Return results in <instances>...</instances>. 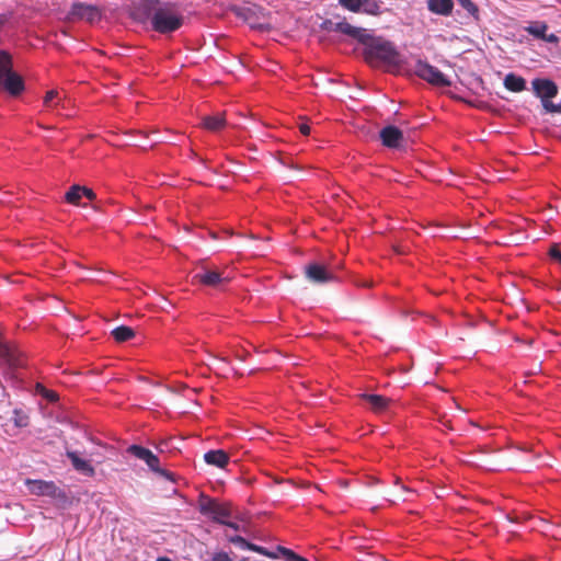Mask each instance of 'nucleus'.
Returning <instances> with one entry per match:
<instances>
[{
	"instance_id": "nucleus-44",
	"label": "nucleus",
	"mask_w": 561,
	"mask_h": 561,
	"mask_svg": "<svg viewBox=\"0 0 561 561\" xmlns=\"http://www.w3.org/2000/svg\"><path fill=\"white\" fill-rule=\"evenodd\" d=\"M240 561H248V560H247V559H242V560H240Z\"/></svg>"
},
{
	"instance_id": "nucleus-9",
	"label": "nucleus",
	"mask_w": 561,
	"mask_h": 561,
	"mask_svg": "<svg viewBox=\"0 0 561 561\" xmlns=\"http://www.w3.org/2000/svg\"><path fill=\"white\" fill-rule=\"evenodd\" d=\"M339 4L354 13L379 15L381 13L380 2L377 0H339Z\"/></svg>"
},
{
	"instance_id": "nucleus-11",
	"label": "nucleus",
	"mask_w": 561,
	"mask_h": 561,
	"mask_svg": "<svg viewBox=\"0 0 561 561\" xmlns=\"http://www.w3.org/2000/svg\"><path fill=\"white\" fill-rule=\"evenodd\" d=\"M533 90L535 94L540 98V100L552 99L558 94V85L550 79H534L531 82Z\"/></svg>"
},
{
	"instance_id": "nucleus-36",
	"label": "nucleus",
	"mask_w": 561,
	"mask_h": 561,
	"mask_svg": "<svg viewBox=\"0 0 561 561\" xmlns=\"http://www.w3.org/2000/svg\"><path fill=\"white\" fill-rule=\"evenodd\" d=\"M323 28L328 32H333L334 27V21L332 20H325L322 24Z\"/></svg>"
},
{
	"instance_id": "nucleus-8",
	"label": "nucleus",
	"mask_w": 561,
	"mask_h": 561,
	"mask_svg": "<svg viewBox=\"0 0 561 561\" xmlns=\"http://www.w3.org/2000/svg\"><path fill=\"white\" fill-rule=\"evenodd\" d=\"M202 285L209 287H219L231 279L230 273L226 270L219 271L215 267L203 266L194 276Z\"/></svg>"
},
{
	"instance_id": "nucleus-37",
	"label": "nucleus",
	"mask_w": 561,
	"mask_h": 561,
	"mask_svg": "<svg viewBox=\"0 0 561 561\" xmlns=\"http://www.w3.org/2000/svg\"><path fill=\"white\" fill-rule=\"evenodd\" d=\"M299 130L302 135L308 136L310 134V126L306 123L299 125Z\"/></svg>"
},
{
	"instance_id": "nucleus-18",
	"label": "nucleus",
	"mask_w": 561,
	"mask_h": 561,
	"mask_svg": "<svg viewBox=\"0 0 561 561\" xmlns=\"http://www.w3.org/2000/svg\"><path fill=\"white\" fill-rule=\"evenodd\" d=\"M368 30L363 27L353 26L346 21L342 24V31L340 34H343L350 38L356 39L363 44L364 41H367Z\"/></svg>"
},
{
	"instance_id": "nucleus-17",
	"label": "nucleus",
	"mask_w": 561,
	"mask_h": 561,
	"mask_svg": "<svg viewBox=\"0 0 561 561\" xmlns=\"http://www.w3.org/2000/svg\"><path fill=\"white\" fill-rule=\"evenodd\" d=\"M201 124L203 128L209 131H218L226 126V118L224 114L218 113L215 115L204 116Z\"/></svg>"
},
{
	"instance_id": "nucleus-34",
	"label": "nucleus",
	"mask_w": 561,
	"mask_h": 561,
	"mask_svg": "<svg viewBox=\"0 0 561 561\" xmlns=\"http://www.w3.org/2000/svg\"><path fill=\"white\" fill-rule=\"evenodd\" d=\"M543 42H547V43H551V44H558L559 43V37L556 35V34H547L546 33V36L542 38Z\"/></svg>"
},
{
	"instance_id": "nucleus-4",
	"label": "nucleus",
	"mask_w": 561,
	"mask_h": 561,
	"mask_svg": "<svg viewBox=\"0 0 561 561\" xmlns=\"http://www.w3.org/2000/svg\"><path fill=\"white\" fill-rule=\"evenodd\" d=\"M198 511L202 515L207 516L219 524H226V519L231 516L230 508L227 504L220 503L206 495H201L198 501Z\"/></svg>"
},
{
	"instance_id": "nucleus-20",
	"label": "nucleus",
	"mask_w": 561,
	"mask_h": 561,
	"mask_svg": "<svg viewBox=\"0 0 561 561\" xmlns=\"http://www.w3.org/2000/svg\"><path fill=\"white\" fill-rule=\"evenodd\" d=\"M548 28H549V26L546 22L537 21V22L530 23L524 30L526 33H528L533 37L542 41V38L546 36Z\"/></svg>"
},
{
	"instance_id": "nucleus-23",
	"label": "nucleus",
	"mask_w": 561,
	"mask_h": 561,
	"mask_svg": "<svg viewBox=\"0 0 561 561\" xmlns=\"http://www.w3.org/2000/svg\"><path fill=\"white\" fill-rule=\"evenodd\" d=\"M112 335L117 342H125L130 340L135 335V332L129 327L121 325L112 331Z\"/></svg>"
},
{
	"instance_id": "nucleus-15",
	"label": "nucleus",
	"mask_w": 561,
	"mask_h": 561,
	"mask_svg": "<svg viewBox=\"0 0 561 561\" xmlns=\"http://www.w3.org/2000/svg\"><path fill=\"white\" fill-rule=\"evenodd\" d=\"M204 460L207 465L222 469L229 462V455L222 449L208 450L204 454Z\"/></svg>"
},
{
	"instance_id": "nucleus-29",
	"label": "nucleus",
	"mask_w": 561,
	"mask_h": 561,
	"mask_svg": "<svg viewBox=\"0 0 561 561\" xmlns=\"http://www.w3.org/2000/svg\"><path fill=\"white\" fill-rule=\"evenodd\" d=\"M277 550L287 561H295V559L298 556L293 550L282 547V546H278Z\"/></svg>"
},
{
	"instance_id": "nucleus-33",
	"label": "nucleus",
	"mask_w": 561,
	"mask_h": 561,
	"mask_svg": "<svg viewBox=\"0 0 561 561\" xmlns=\"http://www.w3.org/2000/svg\"><path fill=\"white\" fill-rule=\"evenodd\" d=\"M213 561H232L226 552H217L213 557Z\"/></svg>"
},
{
	"instance_id": "nucleus-22",
	"label": "nucleus",
	"mask_w": 561,
	"mask_h": 561,
	"mask_svg": "<svg viewBox=\"0 0 561 561\" xmlns=\"http://www.w3.org/2000/svg\"><path fill=\"white\" fill-rule=\"evenodd\" d=\"M35 486L36 489L34 490V492L39 495L53 496L56 494L57 491V486L55 485L54 482L36 481Z\"/></svg>"
},
{
	"instance_id": "nucleus-25",
	"label": "nucleus",
	"mask_w": 561,
	"mask_h": 561,
	"mask_svg": "<svg viewBox=\"0 0 561 561\" xmlns=\"http://www.w3.org/2000/svg\"><path fill=\"white\" fill-rule=\"evenodd\" d=\"M14 424L16 427H26L28 425V416L21 410H14Z\"/></svg>"
},
{
	"instance_id": "nucleus-30",
	"label": "nucleus",
	"mask_w": 561,
	"mask_h": 561,
	"mask_svg": "<svg viewBox=\"0 0 561 561\" xmlns=\"http://www.w3.org/2000/svg\"><path fill=\"white\" fill-rule=\"evenodd\" d=\"M550 257L561 264V250L558 245H552L549 250Z\"/></svg>"
},
{
	"instance_id": "nucleus-12",
	"label": "nucleus",
	"mask_w": 561,
	"mask_h": 561,
	"mask_svg": "<svg viewBox=\"0 0 561 561\" xmlns=\"http://www.w3.org/2000/svg\"><path fill=\"white\" fill-rule=\"evenodd\" d=\"M381 142L388 148H399L403 142L402 131L392 125L383 127L379 133Z\"/></svg>"
},
{
	"instance_id": "nucleus-19",
	"label": "nucleus",
	"mask_w": 561,
	"mask_h": 561,
	"mask_svg": "<svg viewBox=\"0 0 561 561\" xmlns=\"http://www.w3.org/2000/svg\"><path fill=\"white\" fill-rule=\"evenodd\" d=\"M503 83L512 92H522L526 89V80L513 72L505 76Z\"/></svg>"
},
{
	"instance_id": "nucleus-32",
	"label": "nucleus",
	"mask_w": 561,
	"mask_h": 561,
	"mask_svg": "<svg viewBox=\"0 0 561 561\" xmlns=\"http://www.w3.org/2000/svg\"><path fill=\"white\" fill-rule=\"evenodd\" d=\"M43 391V396L50 402H54L58 399V396L56 392L54 391H50V390H46V389H42Z\"/></svg>"
},
{
	"instance_id": "nucleus-35",
	"label": "nucleus",
	"mask_w": 561,
	"mask_h": 561,
	"mask_svg": "<svg viewBox=\"0 0 561 561\" xmlns=\"http://www.w3.org/2000/svg\"><path fill=\"white\" fill-rule=\"evenodd\" d=\"M257 553H260V554H262V556H265V557H267V558H271V559H276V558H277V556H276L274 552L268 551V550H267L266 548H264V547H261V549L259 550V552H257Z\"/></svg>"
},
{
	"instance_id": "nucleus-31",
	"label": "nucleus",
	"mask_w": 561,
	"mask_h": 561,
	"mask_svg": "<svg viewBox=\"0 0 561 561\" xmlns=\"http://www.w3.org/2000/svg\"><path fill=\"white\" fill-rule=\"evenodd\" d=\"M80 192L89 201H94L96 198L95 193L91 188H89V187L81 186V191Z\"/></svg>"
},
{
	"instance_id": "nucleus-2",
	"label": "nucleus",
	"mask_w": 561,
	"mask_h": 561,
	"mask_svg": "<svg viewBox=\"0 0 561 561\" xmlns=\"http://www.w3.org/2000/svg\"><path fill=\"white\" fill-rule=\"evenodd\" d=\"M365 58L371 65L396 66L400 55L393 44L382 37H374L367 34V41L363 42Z\"/></svg>"
},
{
	"instance_id": "nucleus-39",
	"label": "nucleus",
	"mask_w": 561,
	"mask_h": 561,
	"mask_svg": "<svg viewBox=\"0 0 561 561\" xmlns=\"http://www.w3.org/2000/svg\"><path fill=\"white\" fill-rule=\"evenodd\" d=\"M260 549H261V546H256V545L250 542L247 550L259 552Z\"/></svg>"
},
{
	"instance_id": "nucleus-27",
	"label": "nucleus",
	"mask_w": 561,
	"mask_h": 561,
	"mask_svg": "<svg viewBox=\"0 0 561 561\" xmlns=\"http://www.w3.org/2000/svg\"><path fill=\"white\" fill-rule=\"evenodd\" d=\"M458 3L472 16H477L478 8L471 0H457Z\"/></svg>"
},
{
	"instance_id": "nucleus-43",
	"label": "nucleus",
	"mask_w": 561,
	"mask_h": 561,
	"mask_svg": "<svg viewBox=\"0 0 561 561\" xmlns=\"http://www.w3.org/2000/svg\"><path fill=\"white\" fill-rule=\"evenodd\" d=\"M402 490L405 492H412L411 490L407 489L404 485H402Z\"/></svg>"
},
{
	"instance_id": "nucleus-10",
	"label": "nucleus",
	"mask_w": 561,
	"mask_h": 561,
	"mask_svg": "<svg viewBox=\"0 0 561 561\" xmlns=\"http://www.w3.org/2000/svg\"><path fill=\"white\" fill-rule=\"evenodd\" d=\"M306 277L314 284H324L335 280V276L322 264L310 263L305 267Z\"/></svg>"
},
{
	"instance_id": "nucleus-38",
	"label": "nucleus",
	"mask_w": 561,
	"mask_h": 561,
	"mask_svg": "<svg viewBox=\"0 0 561 561\" xmlns=\"http://www.w3.org/2000/svg\"><path fill=\"white\" fill-rule=\"evenodd\" d=\"M344 21H345V20L334 22V27H333V32H334V33H341V31H342V24H344Z\"/></svg>"
},
{
	"instance_id": "nucleus-14",
	"label": "nucleus",
	"mask_w": 561,
	"mask_h": 561,
	"mask_svg": "<svg viewBox=\"0 0 561 561\" xmlns=\"http://www.w3.org/2000/svg\"><path fill=\"white\" fill-rule=\"evenodd\" d=\"M426 7L430 12L442 15L449 16L453 13L454 1L453 0H426Z\"/></svg>"
},
{
	"instance_id": "nucleus-42",
	"label": "nucleus",
	"mask_w": 561,
	"mask_h": 561,
	"mask_svg": "<svg viewBox=\"0 0 561 561\" xmlns=\"http://www.w3.org/2000/svg\"><path fill=\"white\" fill-rule=\"evenodd\" d=\"M157 561H171V560H170V559H168V558H163V557H162V558H158V559H157Z\"/></svg>"
},
{
	"instance_id": "nucleus-28",
	"label": "nucleus",
	"mask_w": 561,
	"mask_h": 561,
	"mask_svg": "<svg viewBox=\"0 0 561 561\" xmlns=\"http://www.w3.org/2000/svg\"><path fill=\"white\" fill-rule=\"evenodd\" d=\"M229 541L243 550H247L250 543L247 539L238 535L229 537Z\"/></svg>"
},
{
	"instance_id": "nucleus-1",
	"label": "nucleus",
	"mask_w": 561,
	"mask_h": 561,
	"mask_svg": "<svg viewBox=\"0 0 561 561\" xmlns=\"http://www.w3.org/2000/svg\"><path fill=\"white\" fill-rule=\"evenodd\" d=\"M135 13L140 21L150 23L151 28L160 34L173 33L183 24V16L171 2L141 0Z\"/></svg>"
},
{
	"instance_id": "nucleus-6",
	"label": "nucleus",
	"mask_w": 561,
	"mask_h": 561,
	"mask_svg": "<svg viewBox=\"0 0 561 561\" xmlns=\"http://www.w3.org/2000/svg\"><path fill=\"white\" fill-rule=\"evenodd\" d=\"M414 72L433 85L449 87L451 84L450 80L440 70L423 60L416 61Z\"/></svg>"
},
{
	"instance_id": "nucleus-5",
	"label": "nucleus",
	"mask_w": 561,
	"mask_h": 561,
	"mask_svg": "<svg viewBox=\"0 0 561 561\" xmlns=\"http://www.w3.org/2000/svg\"><path fill=\"white\" fill-rule=\"evenodd\" d=\"M127 453L135 458L142 460L152 472L168 480H173L172 473L160 467V460L158 456H156L150 449L140 445H130L127 448Z\"/></svg>"
},
{
	"instance_id": "nucleus-3",
	"label": "nucleus",
	"mask_w": 561,
	"mask_h": 561,
	"mask_svg": "<svg viewBox=\"0 0 561 561\" xmlns=\"http://www.w3.org/2000/svg\"><path fill=\"white\" fill-rule=\"evenodd\" d=\"M0 88L12 95L24 90L23 79L12 70V58L5 50H0Z\"/></svg>"
},
{
	"instance_id": "nucleus-16",
	"label": "nucleus",
	"mask_w": 561,
	"mask_h": 561,
	"mask_svg": "<svg viewBox=\"0 0 561 561\" xmlns=\"http://www.w3.org/2000/svg\"><path fill=\"white\" fill-rule=\"evenodd\" d=\"M362 398L367 402L368 408L376 412V413H382L387 411L390 400L383 396L379 394H362Z\"/></svg>"
},
{
	"instance_id": "nucleus-13",
	"label": "nucleus",
	"mask_w": 561,
	"mask_h": 561,
	"mask_svg": "<svg viewBox=\"0 0 561 561\" xmlns=\"http://www.w3.org/2000/svg\"><path fill=\"white\" fill-rule=\"evenodd\" d=\"M67 458L71 461L73 469L87 477H93L95 474L94 467L89 460L82 459L77 451L67 450Z\"/></svg>"
},
{
	"instance_id": "nucleus-40",
	"label": "nucleus",
	"mask_w": 561,
	"mask_h": 561,
	"mask_svg": "<svg viewBox=\"0 0 561 561\" xmlns=\"http://www.w3.org/2000/svg\"><path fill=\"white\" fill-rule=\"evenodd\" d=\"M226 526L234 529V530H239V525L237 523H231V522H228V519H226Z\"/></svg>"
},
{
	"instance_id": "nucleus-24",
	"label": "nucleus",
	"mask_w": 561,
	"mask_h": 561,
	"mask_svg": "<svg viewBox=\"0 0 561 561\" xmlns=\"http://www.w3.org/2000/svg\"><path fill=\"white\" fill-rule=\"evenodd\" d=\"M60 100L61 99L59 96V93L57 91L51 90L46 93V96L44 99V105L47 108H54L59 104Z\"/></svg>"
},
{
	"instance_id": "nucleus-21",
	"label": "nucleus",
	"mask_w": 561,
	"mask_h": 561,
	"mask_svg": "<svg viewBox=\"0 0 561 561\" xmlns=\"http://www.w3.org/2000/svg\"><path fill=\"white\" fill-rule=\"evenodd\" d=\"M80 191L81 185L73 184L72 186H70V188L67 191L65 195L66 202L75 206H85L84 204H81V198L83 197V195Z\"/></svg>"
},
{
	"instance_id": "nucleus-26",
	"label": "nucleus",
	"mask_w": 561,
	"mask_h": 561,
	"mask_svg": "<svg viewBox=\"0 0 561 561\" xmlns=\"http://www.w3.org/2000/svg\"><path fill=\"white\" fill-rule=\"evenodd\" d=\"M541 104L547 113L561 114V103L556 104L551 101V99H545V100H541Z\"/></svg>"
},
{
	"instance_id": "nucleus-7",
	"label": "nucleus",
	"mask_w": 561,
	"mask_h": 561,
	"mask_svg": "<svg viewBox=\"0 0 561 561\" xmlns=\"http://www.w3.org/2000/svg\"><path fill=\"white\" fill-rule=\"evenodd\" d=\"M102 18L101 9L94 4L75 1L69 10L70 20H80L89 23H95Z\"/></svg>"
},
{
	"instance_id": "nucleus-41",
	"label": "nucleus",
	"mask_w": 561,
	"mask_h": 561,
	"mask_svg": "<svg viewBox=\"0 0 561 561\" xmlns=\"http://www.w3.org/2000/svg\"><path fill=\"white\" fill-rule=\"evenodd\" d=\"M4 22L5 18L3 15H0V27L3 25Z\"/></svg>"
}]
</instances>
